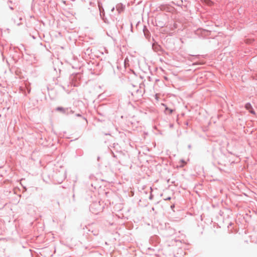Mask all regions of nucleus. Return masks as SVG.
<instances>
[{"label":"nucleus","mask_w":257,"mask_h":257,"mask_svg":"<svg viewBox=\"0 0 257 257\" xmlns=\"http://www.w3.org/2000/svg\"><path fill=\"white\" fill-rule=\"evenodd\" d=\"M245 108L248 110L250 113H251L252 114H255V112L253 110V108L252 107V106L251 105V104L250 103H246L245 104Z\"/></svg>","instance_id":"1"},{"label":"nucleus","mask_w":257,"mask_h":257,"mask_svg":"<svg viewBox=\"0 0 257 257\" xmlns=\"http://www.w3.org/2000/svg\"><path fill=\"white\" fill-rule=\"evenodd\" d=\"M250 43V41L246 40V43Z\"/></svg>","instance_id":"5"},{"label":"nucleus","mask_w":257,"mask_h":257,"mask_svg":"<svg viewBox=\"0 0 257 257\" xmlns=\"http://www.w3.org/2000/svg\"><path fill=\"white\" fill-rule=\"evenodd\" d=\"M204 3L206 5H208V6H212L213 4V2L210 0H204Z\"/></svg>","instance_id":"2"},{"label":"nucleus","mask_w":257,"mask_h":257,"mask_svg":"<svg viewBox=\"0 0 257 257\" xmlns=\"http://www.w3.org/2000/svg\"><path fill=\"white\" fill-rule=\"evenodd\" d=\"M57 109L58 110L64 111V109L62 107H58Z\"/></svg>","instance_id":"4"},{"label":"nucleus","mask_w":257,"mask_h":257,"mask_svg":"<svg viewBox=\"0 0 257 257\" xmlns=\"http://www.w3.org/2000/svg\"><path fill=\"white\" fill-rule=\"evenodd\" d=\"M165 110H166V113H168L167 111H168L169 114H171L174 111L173 109H170L167 107H166Z\"/></svg>","instance_id":"3"}]
</instances>
